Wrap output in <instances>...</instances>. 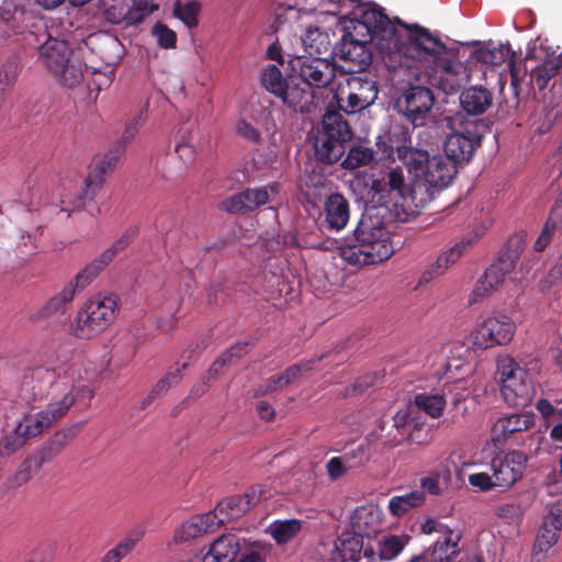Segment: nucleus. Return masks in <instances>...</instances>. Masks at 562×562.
I'll use <instances>...</instances> for the list:
<instances>
[{"instance_id":"nucleus-1","label":"nucleus","mask_w":562,"mask_h":562,"mask_svg":"<svg viewBox=\"0 0 562 562\" xmlns=\"http://www.w3.org/2000/svg\"><path fill=\"white\" fill-rule=\"evenodd\" d=\"M19 397L31 407H40L46 402V409L27 416L45 417L49 425L63 418L79 398H92V391L75 381L74 370L57 374L54 369L37 367L25 372Z\"/></svg>"},{"instance_id":"nucleus-2","label":"nucleus","mask_w":562,"mask_h":562,"mask_svg":"<svg viewBox=\"0 0 562 562\" xmlns=\"http://www.w3.org/2000/svg\"><path fill=\"white\" fill-rule=\"evenodd\" d=\"M374 40L385 41L387 47L391 44L397 47L396 29L380 8L364 10L353 24V33L346 32L330 53L347 65L348 72H361L372 63L367 45Z\"/></svg>"},{"instance_id":"nucleus-3","label":"nucleus","mask_w":562,"mask_h":562,"mask_svg":"<svg viewBox=\"0 0 562 562\" xmlns=\"http://www.w3.org/2000/svg\"><path fill=\"white\" fill-rule=\"evenodd\" d=\"M394 251L386 228L371 217H362L352 237L346 239L341 256L350 265H374L387 260Z\"/></svg>"},{"instance_id":"nucleus-4","label":"nucleus","mask_w":562,"mask_h":562,"mask_svg":"<svg viewBox=\"0 0 562 562\" xmlns=\"http://www.w3.org/2000/svg\"><path fill=\"white\" fill-rule=\"evenodd\" d=\"M119 296L113 293H98L89 299L77 316L75 335L89 339L103 331L116 317Z\"/></svg>"},{"instance_id":"nucleus-5","label":"nucleus","mask_w":562,"mask_h":562,"mask_svg":"<svg viewBox=\"0 0 562 562\" xmlns=\"http://www.w3.org/2000/svg\"><path fill=\"white\" fill-rule=\"evenodd\" d=\"M498 380L501 383V392L505 402L509 406L526 407L533 396L535 389L528 379V373L519 363L510 356H499L497 358Z\"/></svg>"},{"instance_id":"nucleus-6","label":"nucleus","mask_w":562,"mask_h":562,"mask_svg":"<svg viewBox=\"0 0 562 562\" xmlns=\"http://www.w3.org/2000/svg\"><path fill=\"white\" fill-rule=\"evenodd\" d=\"M435 101L434 91L429 87L408 85L395 99L394 110L414 127H422L430 122Z\"/></svg>"},{"instance_id":"nucleus-7","label":"nucleus","mask_w":562,"mask_h":562,"mask_svg":"<svg viewBox=\"0 0 562 562\" xmlns=\"http://www.w3.org/2000/svg\"><path fill=\"white\" fill-rule=\"evenodd\" d=\"M378 93L376 81L367 76L351 75L344 85L338 86L333 101L346 114H356L371 106Z\"/></svg>"},{"instance_id":"nucleus-8","label":"nucleus","mask_w":562,"mask_h":562,"mask_svg":"<svg viewBox=\"0 0 562 562\" xmlns=\"http://www.w3.org/2000/svg\"><path fill=\"white\" fill-rule=\"evenodd\" d=\"M367 193L372 203L384 207L406 201L409 190L402 168H390L381 177H372L367 183Z\"/></svg>"},{"instance_id":"nucleus-9","label":"nucleus","mask_w":562,"mask_h":562,"mask_svg":"<svg viewBox=\"0 0 562 562\" xmlns=\"http://www.w3.org/2000/svg\"><path fill=\"white\" fill-rule=\"evenodd\" d=\"M123 151H119L115 146L104 154L90 170L85 179L83 188L81 192L72 200L68 202V206L63 207V211L68 213L74 211H80L86 205L94 200L99 191L102 189L105 177L111 173Z\"/></svg>"},{"instance_id":"nucleus-10","label":"nucleus","mask_w":562,"mask_h":562,"mask_svg":"<svg viewBox=\"0 0 562 562\" xmlns=\"http://www.w3.org/2000/svg\"><path fill=\"white\" fill-rule=\"evenodd\" d=\"M291 78H297L312 90L329 86L335 76V64L326 57L295 56L289 60Z\"/></svg>"},{"instance_id":"nucleus-11","label":"nucleus","mask_w":562,"mask_h":562,"mask_svg":"<svg viewBox=\"0 0 562 562\" xmlns=\"http://www.w3.org/2000/svg\"><path fill=\"white\" fill-rule=\"evenodd\" d=\"M481 125L469 123L461 131L451 133L445 140V155L458 166L468 164L481 146L483 133Z\"/></svg>"},{"instance_id":"nucleus-12","label":"nucleus","mask_w":562,"mask_h":562,"mask_svg":"<svg viewBox=\"0 0 562 562\" xmlns=\"http://www.w3.org/2000/svg\"><path fill=\"white\" fill-rule=\"evenodd\" d=\"M470 79L468 67L456 58L441 56L432 63L428 81L447 94L456 93Z\"/></svg>"},{"instance_id":"nucleus-13","label":"nucleus","mask_w":562,"mask_h":562,"mask_svg":"<svg viewBox=\"0 0 562 562\" xmlns=\"http://www.w3.org/2000/svg\"><path fill=\"white\" fill-rule=\"evenodd\" d=\"M49 427V422L45 417L24 415L13 429L5 431L0 438V457L14 454L30 439L41 435Z\"/></svg>"},{"instance_id":"nucleus-14","label":"nucleus","mask_w":562,"mask_h":562,"mask_svg":"<svg viewBox=\"0 0 562 562\" xmlns=\"http://www.w3.org/2000/svg\"><path fill=\"white\" fill-rule=\"evenodd\" d=\"M138 228L131 226L105 250H103L97 258L89 262L82 270L76 274L78 286L86 288L102 272L114 258L125 250L136 238Z\"/></svg>"},{"instance_id":"nucleus-15","label":"nucleus","mask_w":562,"mask_h":562,"mask_svg":"<svg viewBox=\"0 0 562 562\" xmlns=\"http://www.w3.org/2000/svg\"><path fill=\"white\" fill-rule=\"evenodd\" d=\"M401 25L408 31L404 55L434 63L436 58H440L446 53V45L439 37L432 35L428 29L418 24L401 23Z\"/></svg>"},{"instance_id":"nucleus-16","label":"nucleus","mask_w":562,"mask_h":562,"mask_svg":"<svg viewBox=\"0 0 562 562\" xmlns=\"http://www.w3.org/2000/svg\"><path fill=\"white\" fill-rule=\"evenodd\" d=\"M515 324L510 317H488L471 334L472 342L481 349L507 345L514 337Z\"/></svg>"},{"instance_id":"nucleus-17","label":"nucleus","mask_w":562,"mask_h":562,"mask_svg":"<svg viewBox=\"0 0 562 562\" xmlns=\"http://www.w3.org/2000/svg\"><path fill=\"white\" fill-rule=\"evenodd\" d=\"M279 190L278 182L260 188H249L223 200L220 203V210L231 214H245L267 204L270 196L278 194Z\"/></svg>"},{"instance_id":"nucleus-18","label":"nucleus","mask_w":562,"mask_h":562,"mask_svg":"<svg viewBox=\"0 0 562 562\" xmlns=\"http://www.w3.org/2000/svg\"><path fill=\"white\" fill-rule=\"evenodd\" d=\"M527 461V456L518 450L496 454L492 459L490 468L497 486L508 488L518 482L524 475Z\"/></svg>"},{"instance_id":"nucleus-19","label":"nucleus","mask_w":562,"mask_h":562,"mask_svg":"<svg viewBox=\"0 0 562 562\" xmlns=\"http://www.w3.org/2000/svg\"><path fill=\"white\" fill-rule=\"evenodd\" d=\"M265 490L261 485H254L248 487L244 494L229 496L221 501L212 513L217 514L216 524L218 527L224 525L225 521L235 519L247 513L254 507Z\"/></svg>"},{"instance_id":"nucleus-20","label":"nucleus","mask_w":562,"mask_h":562,"mask_svg":"<svg viewBox=\"0 0 562 562\" xmlns=\"http://www.w3.org/2000/svg\"><path fill=\"white\" fill-rule=\"evenodd\" d=\"M562 530V501L559 499L550 505L542 525L536 537L533 553L548 552L559 540Z\"/></svg>"},{"instance_id":"nucleus-21","label":"nucleus","mask_w":562,"mask_h":562,"mask_svg":"<svg viewBox=\"0 0 562 562\" xmlns=\"http://www.w3.org/2000/svg\"><path fill=\"white\" fill-rule=\"evenodd\" d=\"M514 270L510 263H506L499 257L493 262L484 272V274L476 281L475 286L471 294V303H476L484 297L488 296L496 290L503 282L507 274Z\"/></svg>"},{"instance_id":"nucleus-22","label":"nucleus","mask_w":562,"mask_h":562,"mask_svg":"<svg viewBox=\"0 0 562 562\" xmlns=\"http://www.w3.org/2000/svg\"><path fill=\"white\" fill-rule=\"evenodd\" d=\"M376 147L384 158L392 161L405 157L411 147L408 128L403 125L392 126L386 133L378 137Z\"/></svg>"},{"instance_id":"nucleus-23","label":"nucleus","mask_w":562,"mask_h":562,"mask_svg":"<svg viewBox=\"0 0 562 562\" xmlns=\"http://www.w3.org/2000/svg\"><path fill=\"white\" fill-rule=\"evenodd\" d=\"M335 553L341 562H359L363 557H374L372 547H366L361 532L344 531L335 541Z\"/></svg>"},{"instance_id":"nucleus-24","label":"nucleus","mask_w":562,"mask_h":562,"mask_svg":"<svg viewBox=\"0 0 562 562\" xmlns=\"http://www.w3.org/2000/svg\"><path fill=\"white\" fill-rule=\"evenodd\" d=\"M460 540V531L447 530L445 536H439L435 543L425 550L423 554L427 557V562L458 561L463 555L459 547Z\"/></svg>"},{"instance_id":"nucleus-25","label":"nucleus","mask_w":562,"mask_h":562,"mask_svg":"<svg viewBox=\"0 0 562 562\" xmlns=\"http://www.w3.org/2000/svg\"><path fill=\"white\" fill-rule=\"evenodd\" d=\"M216 518L217 514L212 512L190 517L175 530L173 541L182 543L201 537L206 532L214 531L218 528Z\"/></svg>"},{"instance_id":"nucleus-26","label":"nucleus","mask_w":562,"mask_h":562,"mask_svg":"<svg viewBox=\"0 0 562 562\" xmlns=\"http://www.w3.org/2000/svg\"><path fill=\"white\" fill-rule=\"evenodd\" d=\"M458 172V165L447 156L435 155L431 157L424 172V180L434 188H447Z\"/></svg>"},{"instance_id":"nucleus-27","label":"nucleus","mask_w":562,"mask_h":562,"mask_svg":"<svg viewBox=\"0 0 562 562\" xmlns=\"http://www.w3.org/2000/svg\"><path fill=\"white\" fill-rule=\"evenodd\" d=\"M340 111L334 101L329 102L322 119V130L319 133L347 144L352 137V132Z\"/></svg>"},{"instance_id":"nucleus-28","label":"nucleus","mask_w":562,"mask_h":562,"mask_svg":"<svg viewBox=\"0 0 562 562\" xmlns=\"http://www.w3.org/2000/svg\"><path fill=\"white\" fill-rule=\"evenodd\" d=\"M479 235L475 234L473 237L463 238L462 240L456 243L454 246L449 248L446 252L441 254L436 262L431 265L430 269L426 270L420 282H429L435 277L442 274L449 266L453 265L458 261V259L462 256L465 249L471 246L474 241H476Z\"/></svg>"},{"instance_id":"nucleus-29","label":"nucleus","mask_w":562,"mask_h":562,"mask_svg":"<svg viewBox=\"0 0 562 562\" xmlns=\"http://www.w3.org/2000/svg\"><path fill=\"white\" fill-rule=\"evenodd\" d=\"M493 103V93L482 85L465 88L460 94L461 108L470 115L485 113Z\"/></svg>"},{"instance_id":"nucleus-30","label":"nucleus","mask_w":562,"mask_h":562,"mask_svg":"<svg viewBox=\"0 0 562 562\" xmlns=\"http://www.w3.org/2000/svg\"><path fill=\"white\" fill-rule=\"evenodd\" d=\"M324 213L328 228L340 231L350 217L349 201L341 193H331L325 200Z\"/></svg>"},{"instance_id":"nucleus-31","label":"nucleus","mask_w":562,"mask_h":562,"mask_svg":"<svg viewBox=\"0 0 562 562\" xmlns=\"http://www.w3.org/2000/svg\"><path fill=\"white\" fill-rule=\"evenodd\" d=\"M278 98L293 111L304 113L314 104L315 91L305 85L295 83L292 79L283 87Z\"/></svg>"},{"instance_id":"nucleus-32","label":"nucleus","mask_w":562,"mask_h":562,"mask_svg":"<svg viewBox=\"0 0 562 562\" xmlns=\"http://www.w3.org/2000/svg\"><path fill=\"white\" fill-rule=\"evenodd\" d=\"M535 423L533 414L521 413L501 417L493 426L495 441H506L512 435L528 430Z\"/></svg>"},{"instance_id":"nucleus-33","label":"nucleus","mask_w":562,"mask_h":562,"mask_svg":"<svg viewBox=\"0 0 562 562\" xmlns=\"http://www.w3.org/2000/svg\"><path fill=\"white\" fill-rule=\"evenodd\" d=\"M41 56L47 68L55 75L60 72L61 67L71 59L72 54L65 41L48 38L41 46Z\"/></svg>"},{"instance_id":"nucleus-34","label":"nucleus","mask_w":562,"mask_h":562,"mask_svg":"<svg viewBox=\"0 0 562 562\" xmlns=\"http://www.w3.org/2000/svg\"><path fill=\"white\" fill-rule=\"evenodd\" d=\"M240 539L236 535H223L212 543L205 560L212 559L211 562H234L240 552Z\"/></svg>"},{"instance_id":"nucleus-35","label":"nucleus","mask_w":562,"mask_h":562,"mask_svg":"<svg viewBox=\"0 0 562 562\" xmlns=\"http://www.w3.org/2000/svg\"><path fill=\"white\" fill-rule=\"evenodd\" d=\"M315 158L323 165L337 162L346 151V144L341 140L318 133L314 140Z\"/></svg>"},{"instance_id":"nucleus-36","label":"nucleus","mask_w":562,"mask_h":562,"mask_svg":"<svg viewBox=\"0 0 562 562\" xmlns=\"http://www.w3.org/2000/svg\"><path fill=\"white\" fill-rule=\"evenodd\" d=\"M72 439L70 430L57 431L33 453L44 465L57 458Z\"/></svg>"},{"instance_id":"nucleus-37","label":"nucleus","mask_w":562,"mask_h":562,"mask_svg":"<svg viewBox=\"0 0 562 562\" xmlns=\"http://www.w3.org/2000/svg\"><path fill=\"white\" fill-rule=\"evenodd\" d=\"M392 422V429L384 436V443L391 448L406 440V435H408V430L415 422V418L412 417L409 409H400L393 416Z\"/></svg>"},{"instance_id":"nucleus-38","label":"nucleus","mask_w":562,"mask_h":562,"mask_svg":"<svg viewBox=\"0 0 562 562\" xmlns=\"http://www.w3.org/2000/svg\"><path fill=\"white\" fill-rule=\"evenodd\" d=\"M38 231L40 227L36 228L34 234L23 229H18L13 233L10 238V250L18 260L25 261L36 252Z\"/></svg>"},{"instance_id":"nucleus-39","label":"nucleus","mask_w":562,"mask_h":562,"mask_svg":"<svg viewBox=\"0 0 562 562\" xmlns=\"http://www.w3.org/2000/svg\"><path fill=\"white\" fill-rule=\"evenodd\" d=\"M303 47L310 57H321L330 50L331 44L327 32L319 27H308L301 37Z\"/></svg>"},{"instance_id":"nucleus-40","label":"nucleus","mask_w":562,"mask_h":562,"mask_svg":"<svg viewBox=\"0 0 562 562\" xmlns=\"http://www.w3.org/2000/svg\"><path fill=\"white\" fill-rule=\"evenodd\" d=\"M83 288L78 286L76 277L74 280L69 281L63 290L54 295L41 310V316L47 317L54 314L64 313L65 306L69 304L76 294L77 291L82 290Z\"/></svg>"},{"instance_id":"nucleus-41","label":"nucleus","mask_w":562,"mask_h":562,"mask_svg":"<svg viewBox=\"0 0 562 562\" xmlns=\"http://www.w3.org/2000/svg\"><path fill=\"white\" fill-rule=\"evenodd\" d=\"M43 464L32 452L18 467L16 471L8 479L10 488H19L26 484L36 474Z\"/></svg>"},{"instance_id":"nucleus-42","label":"nucleus","mask_w":562,"mask_h":562,"mask_svg":"<svg viewBox=\"0 0 562 562\" xmlns=\"http://www.w3.org/2000/svg\"><path fill=\"white\" fill-rule=\"evenodd\" d=\"M188 367V362H183L181 366L176 363L170 367L167 373L154 385L148 393L147 397L143 401L142 408H145L155 397L167 393V391L180 382L182 375L181 372Z\"/></svg>"},{"instance_id":"nucleus-43","label":"nucleus","mask_w":562,"mask_h":562,"mask_svg":"<svg viewBox=\"0 0 562 562\" xmlns=\"http://www.w3.org/2000/svg\"><path fill=\"white\" fill-rule=\"evenodd\" d=\"M87 69V65L80 58L72 56L71 59L61 67L60 72L54 76L63 86L72 88L83 80V74Z\"/></svg>"},{"instance_id":"nucleus-44","label":"nucleus","mask_w":562,"mask_h":562,"mask_svg":"<svg viewBox=\"0 0 562 562\" xmlns=\"http://www.w3.org/2000/svg\"><path fill=\"white\" fill-rule=\"evenodd\" d=\"M560 70L561 60L548 57L541 65L530 71V80L540 91H542L548 87L549 81L560 72Z\"/></svg>"},{"instance_id":"nucleus-45","label":"nucleus","mask_w":562,"mask_h":562,"mask_svg":"<svg viewBox=\"0 0 562 562\" xmlns=\"http://www.w3.org/2000/svg\"><path fill=\"white\" fill-rule=\"evenodd\" d=\"M143 530H135L131 532L127 537L119 541L114 548L110 549L100 562H121L135 549L136 544L143 539Z\"/></svg>"},{"instance_id":"nucleus-46","label":"nucleus","mask_w":562,"mask_h":562,"mask_svg":"<svg viewBox=\"0 0 562 562\" xmlns=\"http://www.w3.org/2000/svg\"><path fill=\"white\" fill-rule=\"evenodd\" d=\"M424 502V491H413L404 495L393 496L389 502V508L394 516L401 517L409 509L423 505Z\"/></svg>"},{"instance_id":"nucleus-47","label":"nucleus","mask_w":562,"mask_h":562,"mask_svg":"<svg viewBox=\"0 0 562 562\" xmlns=\"http://www.w3.org/2000/svg\"><path fill=\"white\" fill-rule=\"evenodd\" d=\"M527 245V234L518 232L509 237L505 247L499 251L498 257L515 269Z\"/></svg>"},{"instance_id":"nucleus-48","label":"nucleus","mask_w":562,"mask_h":562,"mask_svg":"<svg viewBox=\"0 0 562 562\" xmlns=\"http://www.w3.org/2000/svg\"><path fill=\"white\" fill-rule=\"evenodd\" d=\"M270 533L278 544H285L293 540L302 529V521L297 519H289L274 521L270 526Z\"/></svg>"},{"instance_id":"nucleus-49","label":"nucleus","mask_w":562,"mask_h":562,"mask_svg":"<svg viewBox=\"0 0 562 562\" xmlns=\"http://www.w3.org/2000/svg\"><path fill=\"white\" fill-rule=\"evenodd\" d=\"M409 537L406 535H387L379 541L380 560L391 561L395 559L406 547Z\"/></svg>"},{"instance_id":"nucleus-50","label":"nucleus","mask_w":562,"mask_h":562,"mask_svg":"<svg viewBox=\"0 0 562 562\" xmlns=\"http://www.w3.org/2000/svg\"><path fill=\"white\" fill-rule=\"evenodd\" d=\"M21 65L16 55L10 56L0 68V95H5L18 80Z\"/></svg>"},{"instance_id":"nucleus-51","label":"nucleus","mask_w":562,"mask_h":562,"mask_svg":"<svg viewBox=\"0 0 562 562\" xmlns=\"http://www.w3.org/2000/svg\"><path fill=\"white\" fill-rule=\"evenodd\" d=\"M430 159L431 157L427 150L413 148L411 146L405 154V157H401L398 160H402L411 172H414L416 176L424 177V172Z\"/></svg>"},{"instance_id":"nucleus-52","label":"nucleus","mask_w":562,"mask_h":562,"mask_svg":"<svg viewBox=\"0 0 562 562\" xmlns=\"http://www.w3.org/2000/svg\"><path fill=\"white\" fill-rule=\"evenodd\" d=\"M415 406L432 418L441 416L446 406V400L441 395L417 394L414 398Z\"/></svg>"},{"instance_id":"nucleus-53","label":"nucleus","mask_w":562,"mask_h":562,"mask_svg":"<svg viewBox=\"0 0 562 562\" xmlns=\"http://www.w3.org/2000/svg\"><path fill=\"white\" fill-rule=\"evenodd\" d=\"M261 85L272 94L279 97L288 83L281 70L276 65H269L261 71Z\"/></svg>"},{"instance_id":"nucleus-54","label":"nucleus","mask_w":562,"mask_h":562,"mask_svg":"<svg viewBox=\"0 0 562 562\" xmlns=\"http://www.w3.org/2000/svg\"><path fill=\"white\" fill-rule=\"evenodd\" d=\"M98 53L106 66L116 65L122 57V45L117 38L104 36L100 43Z\"/></svg>"},{"instance_id":"nucleus-55","label":"nucleus","mask_w":562,"mask_h":562,"mask_svg":"<svg viewBox=\"0 0 562 562\" xmlns=\"http://www.w3.org/2000/svg\"><path fill=\"white\" fill-rule=\"evenodd\" d=\"M373 150L363 146H352L344 158L341 166L345 169H357L367 166L373 160Z\"/></svg>"},{"instance_id":"nucleus-56","label":"nucleus","mask_w":562,"mask_h":562,"mask_svg":"<svg viewBox=\"0 0 562 562\" xmlns=\"http://www.w3.org/2000/svg\"><path fill=\"white\" fill-rule=\"evenodd\" d=\"M510 53L509 45H501L495 48H482L474 53V58L479 63H483L491 66L502 65Z\"/></svg>"},{"instance_id":"nucleus-57","label":"nucleus","mask_w":562,"mask_h":562,"mask_svg":"<svg viewBox=\"0 0 562 562\" xmlns=\"http://www.w3.org/2000/svg\"><path fill=\"white\" fill-rule=\"evenodd\" d=\"M243 542L245 543L244 539ZM270 548V544L259 541L252 542L248 547H245L244 544L240 547V558L238 562H266Z\"/></svg>"},{"instance_id":"nucleus-58","label":"nucleus","mask_w":562,"mask_h":562,"mask_svg":"<svg viewBox=\"0 0 562 562\" xmlns=\"http://www.w3.org/2000/svg\"><path fill=\"white\" fill-rule=\"evenodd\" d=\"M201 5L196 1H190L186 4H181L179 1L175 3L173 14L180 21L183 22L189 29L196 27L198 14Z\"/></svg>"},{"instance_id":"nucleus-59","label":"nucleus","mask_w":562,"mask_h":562,"mask_svg":"<svg viewBox=\"0 0 562 562\" xmlns=\"http://www.w3.org/2000/svg\"><path fill=\"white\" fill-rule=\"evenodd\" d=\"M143 124V113L137 114L124 128L122 136L115 142L114 146L119 151H125L127 145L134 139Z\"/></svg>"},{"instance_id":"nucleus-60","label":"nucleus","mask_w":562,"mask_h":562,"mask_svg":"<svg viewBox=\"0 0 562 562\" xmlns=\"http://www.w3.org/2000/svg\"><path fill=\"white\" fill-rule=\"evenodd\" d=\"M153 34L157 37V43L161 48L169 49L176 47V32L161 22H157L153 26Z\"/></svg>"},{"instance_id":"nucleus-61","label":"nucleus","mask_w":562,"mask_h":562,"mask_svg":"<svg viewBox=\"0 0 562 562\" xmlns=\"http://www.w3.org/2000/svg\"><path fill=\"white\" fill-rule=\"evenodd\" d=\"M355 468V462L346 463L342 457H333L326 463L327 475L331 481L342 477L348 470Z\"/></svg>"},{"instance_id":"nucleus-62","label":"nucleus","mask_w":562,"mask_h":562,"mask_svg":"<svg viewBox=\"0 0 562 562\" xmlns=\"http://www.w3.org/2000/svg\"><path fill=\"white\" fill-rule=\"evenodd\" d=\"M406 440L418 446L427 445L430 441V430L423 423L414 422Z\"/></svg>"},{"instance_id":"nucleus-63","label":"nucleus","mask_w":562,"mask_h":562,"mask_svg":"<svg viewBox=\"0 0 562 562\" xmlns=\"http://www.w3.org/2000/svg\"><path fill=\"white\" fill-rule=\"evenodd\" d=\"M495 514L498 517L506 519L508 522H513L522 517L524 509L520 504L513 502L498 505L495 508Z\"/></svg>"},{"instance_id":"nucleus-64","label":"nucleus","mask_w":562,"mask_h":562,"mask_svg":"<svg viewBox=\"0 0 562 562\" xmlns=\"http://www.w3.org/2000/svg\"><path fill=\"white\" fill-rule=\"evenodd\" d=\"M316 360H310L296 364H292L285 369V371L282 374L285 384L289 385L292 382H294L296 379H299L303 371H310L313 369Z\"/></svg>"}]
</instances>
